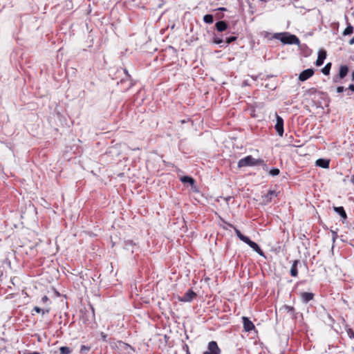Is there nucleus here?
I'll return each instance as SVG.
<instances>
[{"label": "nucleus", "mask_w": 354, "mask_h": 354, "mask_svg": "<svg viewBox=\"0 0 354 354\" xmlns=\"http://www.w3.org/2000/svg\"><path fill=\"white\" fill-rule=\"evenodd\" d=\"M229 227H232L234 230V232L236 236L239 237L240 240L248 244L251 248H252L255 252H257L259 254L263 256V252L260 248L259 245L255 242L251 241L249 237L243 235L239 230H238L235 226L229 223H225Z\"/></svg>", "instance_id": "f257e3e1"}, {"label": "nucleus", "mask_w": 354, "mask_h": 354, "mask_svg": "<svg viewBox=\"0 0 354 354\" xmlns=\"http://www.w3.org/2000/svg\"><path fill=\"white\" fill-rule=\"evenodd\" d=\"M264 160L261 158L256 159L253 158L251 155L247 156L243 158H241L238 162V167L239 168L245 167H252L257 165H264Z\"/></svg>", "instance_id": "f03ea898"}, {"label": "nucleus", "mask_w": 354, "mask_h": 354, "mask_svg": "<svg viewBox=\"0 0 354 354\" xmlns=\"http://www.w3.org/2000/svg\"><path fill=\"white\" fill-rule=\"evenodd\" d=\"M274 37L279 39L283 44L298 45L300 43V41L297 36L287 32L277 34Z\"/></svg>", "instance_id": "7ed1b4c3"}, {"label": "nucleus", "mask_w": 354, "mask_h": 354, "mask_svg": "<svg viewBox=\"0 0 354 354\" xmlns=\"http://www.w3.org/2000/svg\"><path fill=\"white\" fill-rule=\"evenodd\" d=\"M221 351L218 344L215 341H211L208 343L207 351L203 354H221Z\"/></svg>", "instance_id": "20e7f679"}, {"label": "nucleus", "mask_w": 354, "mask_h": 354, "mask_svg": "<svg viewBox=\"0 0 354 354\" xmlns=\"http://www.w3.org/2000/svg\"><path fill=\"white\" fill-rule=\"evenodd\" d=\"M243 329L245 332H250L255 330V326L252 321L247 317H242Z\"/></svg>", "instance_id": "39448f33"}, {"label": "nucleus", "mask_w": 354, "mask_h": 354, "mask_svg": "<svg viewBox=\"0 0 354 354\" xmlns=\"http://www.w3.org/2000/svg\"><path fill=\"white\" fill-rule=\"evenodd\" d=\"M274 128L278 135L282 136L283 134V120L278 115H277V122Z\"/></svg>", "instance_id": "423d86ee"}, {"label": "nucleus", "mask_w": 354, "mask_h": 354, "mask_svg": "<svg viewBox=\"0 0 354 354\" xmlns=\"http://www.w3.org/2000/svg\"><path fill=\"white\" fill-rule=\"evenodd\" d=\"M314 75V70L312 68H308L303 71L299 75V80L301 82H304L311 77Z\"/></svg>", "instance_id": "0eeeda50"}, {"label": "nucleus", "mask_w": 354, "mask_h": 354, "mask_svg": "<svg viewBox=\"0 0 354 354\" xmlns=\"http://www.w3.org/2000/svg\"><path fill=\"white\" fill-rule=\"evenodd\" d=\"M196 297V294L192 290H189L187 292L185 293L183 297H179V301L183 302H189L192 301L193 299Z\"/></svg>", "instance_id": "6e6552de"}, {"label": "nucleus", "mask_w": 354, "mask_h": 354, "mask_svg": "<svg viewBox=\"0 0 354 354\" xmlns=\"http://www.w3.org/2000/svg\"><path fill=\"white\" fill-rule=\"evenodd\" d=\"M278 193L275 190H269L263 196V201L266 203H270L274 197H277Z\"/></svg>", "instance_id": "1a4fd4ad"}, {"label": "nucleus", "mask_w": 354, "mask_h": 354, "mask_svg": "<svg viewBox=\"0 0 354 354\" xmlns=\"http://www.w3.org/2000/svg\"><path fill=\"white\" fill-rule=\"evenodd\" d=\"M326 57V52L324 50H319L318 53V57L316 60V65L320 66L324 64V61Z\"/></svg>", "instance_id": "9d476101"}, {"label": "nucleus", "mask_w": 354, "mask_h": 354, "mask_svg": "<svg viewBox=\"0 0 354 354\" xmlns=\"http://www.w3.org/2000/svg\"><path fill=\"white\" fill-rule=\"evenodd\" d=\"M348 73V67L346 65H341L339 69L338 77L342 80L344 79Z\"/></svg>", "instance_id": "9b49d317"}, {"label": "nucleus", "mask_w": 354, "mask_h": 354, "mask_svg": "<svg viewBox=\"0 0 354 354\" xmlns=\"http://www.w3.org/2000/svg\"><path fill=\"white\" fill-rule=\"evenodd\" d=\"M300 296L304 302L308 303V301H310V300H312L313 299L314 294L312 292H301Z\"/></svg>", "instance_id": "f8f14e48"}, {"label": "nucleus", "mask_w": 354, "mask_h": 354, "mask_svg": "<svg viewBox=\"0 0 354 354\" xmlns=\"http://www.w3.org/2000/svg\"><path fill=\"white\" fill-rule=\"evenodd\" d=\"M299 263V260H295L292 263V267L290 268V275L292 277H296L298 275V269L297 266Z\"/></svg>", "instance_id": "ddd939ff"}, {"label": "nucleus", "mask_w": 354, "mask_h": 354, "mask_svg": "<svg viewBox=\"0 0 354 354\" xmlns=\"http://www.w3.org/2000/svg\"><path fill=\"white\" fill-rule=\"evenodd\" d=\"M316 165L322 168L327 169L329 167V160L323 158H319L316 160Z\"/></svg>", "instance_id": "4468645a"}, {"label": "nucleus", "mask_w": 354, "mask_h": 354, "mask_svg": "<svg viewBox=\"0 0 354 354\" xmlns=\"http://www.w3.org/2000/svg\"><path fill=\"white\" fill-rule=\"evenodd\" d=\"M216 28L218 32H223L227 28V24L224 21H219L215 24Z\"/></svg>", "instance_id": "2eb2a0df"}, {"label": "nucleus", "mask_w": 354, "mask_h": 354, "mask_svg": "<svg viewBox=\"0 0 354 354\" xmlns=\"http://www.w3.org/2000/svg\"><path fill=\"white\" fill-rule=\"evenodd\" d=\"M334 210L340 215L343 219L347 218L346 213L343 207H334Z\"/></svg>", "instance_id": "dca6fc26"}, {"label": "nucleus", "mask_w": 354, "mask_h": 354, "mask_svg": "<svg viewBox=\"0 0 354 354\" xmlns=\"http://www.w3.org/2000/svg\"><path fill=\"white\" fill-rule=\"evenodd\" d=\"M317 93V90L316 88L312 87L305 91L304 95L306 96H313L315 95Z\"/></svg>", "instance_id": "f3484780"}, {"label": "nucleus", "mask_w": 354, "mask_h": 354, "mask_svg": "<svg viewBox=\"0 0 354 354\" xmlns=\"http://www.w3.org/2000/svg\"><path fill=\"white\" fill-rule=\"evenodd\" d=\"M180 180L184 183H189L191 185H193L195 182L193 178L187 176L181 177Z\"/></svg>", "instance_id": "a211bd4d"}, {"label": "nucleus", "mask_w": 354, "mask_h": 354, "mask_svg": "<svg viewBox=\"0 0 354 354\" xmlns=\"http://www.w3.org/2000/svg\"><path fill=\"white\" fill-rule=\"evenodd\" d=\"M72 349L68 346H62L59 348V354H71Z\"/></svg>", "instance_id": "6ab92c4d"}, {"label": "nucleus", "mask_w": 354, "mask_h": 354, "mask_svg": "<svg viewBox=\"0 0 354 354\" xmlns=\"http://www.w3.org/2000/svg\"><path fill=\"white\" fill-rule=\"evenodd\" d=\"M353 32V27L351 24H348V26L344 29L343 32L344 35H351Z\"/></svg>", "instance_id": "aec40b11"}, {"label": "nucleus", "mask_w": 354, "mask_h": 354, "mask_svg": "<svg viewBox=\"0 0 354 354\" xmlns=\"http://www.w3.org/2000/svg\"><path fill=\"white\" fill-rule=\"evenodd\" d=\"M203 21L207 24H212L214 22V17L212 15H205L203 17Z\"/></svg>", "instance_id": "412c9836"}, {"label": "nucleus", "mask_w": 354, "mask_h": 354, "mask_svg": "<svg viewBox=\"0 0 354 354\" xmlns=\"http://www.w3.org/2000/svg\"><path fill=\"white\" fill-rule=\"evenodd\" d=\"M330 68H331V63H328L326 64V65L322 69V72L327 75H329L330 73Z\"/></svg>", "instance_id": "4be33fe9"}, {"label": "nucleus", "mask_w": 354, "mask_h": 354, "mask_svg": "<svg viewBox=\"0 0 354 354\" xmlns=\"http://www.w3.org/2000/svg\"><path fill=\"white\" fill-rule=\"evenodd\" d=\"M279 173L280 171L278 168H273L269 171L270 175L272 176H277L279 174Z\"/></svg>", "instance_id": "5701e85b"}, {"label": "nucleus", "mask_w": 354, "mask_h": 354, "mask_svg": "<svg viewBox=\"0 0 354 354\" xmlns=\"http://www.w3.org/2000/svg\"><path fill=\"white\" fill-rule=\"evenodd\" d=\"M237 39V37H235V36H231V37H227L226 39H225V42L227 44H230L234 41H236Z\"/></svg>", "instance_id": "b1692460"}, {"label": "nucleus", "mask_w": 354, "mask_h": 354, "mask_svg": "<svg viewBox=\"0 0 354 354\" xmlns=\"http://www.w3.org/2000/svg\"><path fill=\"white\" fill-rule=\"evenodd\" d=\"M346 333L351 339H354V331L353 330L352 328H347Z\"/></svg>", "instance_id": "393cba45"}, {"label": "nucleus", "mask_w": 354, "mask_h": 354, "mask_svg": "<svg viewBox=\"0 0 354 354\" xmlns=\"http://www.w3.org/2000/svg\"><path fill=\"white\" fill-rule=\"evenodd\" d=\"M223 41V39H221V38H219V37H214L213 38V42H214V44H221Z\"/></svg>", "instance_id": "a878e982"}, {"label": "nucleus", "mask_w": 354, "mask_h": 354, "mask_svg": "<svg viewBox=\"0 0 354 354\" xmlns=\"http://www.w3.org/2000/svg\"><path fill=\"white\" fill-rule=\"evenodd\" d=\"M90 349H91V347L87 346H86V345H82V346H81V349H80V350H81V352H84V351H90Z\"/></svg>", "instance_id": "bb28decb"}, {"label": "nucleus", "mask_w": 354, "mask_h": 354, "mask_svg": "<svg viewBox=\"0 0 354 354\" xmlns=\"http://www.w3.org/2000/svg\"><path fill=\"white\" fill-rule=\"evenodd\" d=\"M135 245L136 243L132 240L125 241V245Z\"/></svg>", "instance_id": "cd10ccee"}, {"label": "nucleus", "mask_w": 354, "mask_h": 354, "mask_svg": "<svg viewBox=\"0 0 354 354\" xmlns=\"http://www.w3.org/2000/svg\"><path fill=\"white\" fill-rule=\"evenodd\" d=\"M33 310L35 311L37 313H41V310H43V309L40 308L38 306H35L34 308H33Z\"/></svg>", "instance_id": "c85d7f7f"}, {"label": "nucleus", "mask_w": 354, "mask_h": 354, "mask_svg": "<svg viewBox=\"0 0 354 354\" xmlns=\"http://www.w3.org/2000/svg\"><path fill=\"white\" fill-rule=\"evenodd\" d=\"M344 91V86H338L337 88V93H342Z\"/></svg>", "instance_id": "c756f323"}, {"label": "nucleus", "mask_w": 354, "mask_h": 354, "mask_svg": "<svg viewBox=\"0 0 354 354\" xmlns=\"http://www.w3.org/2000/svg\"><path fill=\"white\" fill-rule=\"evenodd\" d=\"M50 309L49 308L43 309V310H41V314L42 315L48 314L50 313Z\"/></svg>", "instance_id": "7c9ffc66"}, {"label": "nucleus", "mask_w": 354, "mask_h": 354, "mask_svg": "<svg viewBox=\"0 0 354 354\" xmlns=\"http://www.w3.org/2000/svg\"><path fill=\"white\" fill-rule=\"evenodd\" d=\"M49 300L48 297L46 296V295H44L42 298H41V301L43 303H46Z\"/></svg>", "instance_id": "2f4dec72"}, {"label": "nucleus", "mask_w": 354, "mask_h": 354, "mask_svg": "<svg viewBox=\"0 0 354 354\" xmlns=\"http://www.w3.org/2000/svg\"><path fill=\"white\" fill-rule=\"evenodd\" d=\"M101 337L104 341L106 340L107 335H106L104 333H101Z\"/></svg>", "instance_id": "473e14b6"}, {"label": "nucleus", "mask_w": 354, "mask_h": 354, "mask_svg": "<svg viewBox=\"0 0 354 354\" xmlns=\"http://www.w3.org/2000/svg\"><path fill=\"white\" fill-rule=\"evenodd\" d=\"M348 90L351 91L352 92H354V84H351L348 86Z\"/></svg>", "instance_id": "72a5a7b5"}, {"label": "nucleus", "mask_w": 354, "mask_h": 354, "mask_svg": "<svg viewBox=\"0 0 354 354\" xmlns=\"http://www.w3.org/2000/svg\"><path fill=\"white\" fill-rule=\"evenodd\" d=\"M286 308L288 310V311H293L295 309L292 306H286Z\"/></svg>", "instance_id": "f704fd0d"}, {"label": "nucleus", "mask_w": 354, "mask_h": 354, "mask_svg": "<svg viewBox=\"0 0 354 354\" xmlns=\"http://www.w3.org/2000/svg\"><path fill=\"white\" fill-rule=\"evenodd\" d=\"M349 44H351V45L354 44V37L349 41Z\"/></svg>", "instance_id": "c9c22d12"}, {"label": "nucleus", "mask_w": 354, "mask_h": 354, "mask_svg": "<svg viewBox=\"0 0 354 354\" xmlns=\"http://www.w3.org/2000/svg\"><path fill=\"white\" fill-rule=\"evenodd\" d=\"M351 80L352 82H354V70L351 73Z\"/></svg>", "instance_id": "e433bc0d"}, {"label": "nucleus", "mask_w": 354, "mask_h": 354, "mask_svg": "<svg viewBox=\"0 0 354 354\" xmlns=\"http://www.w3.org/2000/svg\"><path fill=\"white\" fill-rule=\"evenodd\" d=\"M24 354H40V353L39 352L34 351V352H32V353H24Z\"/></svg>", "instance_id": "4c0bfd02"}, {"label": "nucleus", "mask_w": 354, "mask_h": 354, "mask_svg": "<svg viewBox=\"0 0 354 354\" xmlns=\"http://www.w3.org/2000/svg\"><path fill=\"white\" fill-rule=\"evenodd\" d=\"M352 181L354 182V176L352 177Z\"/></svg>", "instance_id": "58836bf2"}, {"label": "nucleus", "mask_w": 354, "mask_h": 354, "mask_svg": "<svg viewBox=\"0 0 354 354\" xmlns=\"http://www.w3.org/2000/svg\"><path fill=\"white\" fill-rule=\"evenodd\" d=\"M181 122H182V123H185V121L184 120H183L181 121Z\"/></svg>", "instance_id": "ea45409f"}, {"label": "nucleus", "mask_w": 354, "mask_h": 354, "mask_svg": "<svg viewBox=\"0 0 354 354\" xmlns=\"http://www.w3.org/2000/svg\"><path fill=\"white\" fill-rule=\"evenodd\" d=\"M281 354H284L283 353H281Z\"/></svg>", "instance_id": "a19ab883"}]
</instances>
